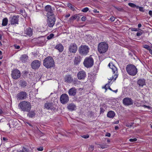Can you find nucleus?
<instances>
[{"instance_id":"11","label":"nucleus","mask_w":152,"mask_h":152,"mask_svg":"<svg viewBox=\"0 0 152 152\" xmlns=\"http://www.w3.org/2000/svg\"><path fill=\"white\" fill-rule=\"evenodd\" d=\"M41 62L38 60H35L32 61L31 63L32 68L34 69H38L40 65Z\"/></svg>"},{"instance_id":"35","label":"nucleus","mask_w":152,"mask_h":152,"mask_svg":"<svg viewBox=\"0 0 152 152\" xmlns=\"http://www.w3.org/2000/svg\"><path fill=\"white\" fill-rule=\"evenodd\" d=\"M109 84L107 83L105 85L102 87L103 88H105L106 90H107L108 88H109L110 90H112V89L110 87Z\"/></svg>"},{"instance_id":"51","label":"nucleus","mask_w":152,"mask_h":152,"mask_svg":"<svg viewBox=\"0 0 152 152\" xmlns=\"http://www.w3.org/2000/svg\"><path fill=\"white\" fill-rule=\"evenodd\" d=\"M130 29L132 31H138L137 28H131Z\"/></svg>"},{"instance_id":"64","label":"nucleus","mask_w":152,"mask_h":152,"mask_svg":"<svg viewBox=\"0 0 152 152\" xmlns=\"http://www.w3.org/2000/svg\"><path fill=\"white\" fill-rule=\"evenodd\" d=\"M70 14H67L66 16H65V17L66 18H68V17H69L70 16Z\"/></svg>"},{"instance_id":"45","label":"nucleus","mask_w":152,"mask_h":152,"mask_svg":"<svg viewBox=\"0 0 152 152\" xmlns=\"http://www.w3.org/2000/svg\"><path fill=\"white\" fill-rule=\"evenodd\" d=\"M81 137L87 139L89 137V136L88 134H86L82 136Z\"/></svg>"},{"instance_id":"60","label":"nucleus","mask_w":152,"mask_h":152,"mask_svg":"<svg viewBox=\"0 0 152 152\" xmlns=\"http://www.w3.org/2000/svg\"><path fill=\"white\" fill-rule=\"evenodd\" d=\"M149 52L152 55V50L150 48L148 50Z\"/></svg>"},{"instance_id":"40","label":"nucleus","mask_w":152,"mask_h":152,"mask_svg":"<svg viewBox=\"0 0 152 152\" xmlns=\"http://www.w3.org/2000/svg\"><path fill=\"white\" fill-rule=\"evenodd\" d=\"M133 124L134 123H131L129 124H127L126 125V126L127 127H130L132 126Z\"/></svg>"},{"instance_id":"36","label":"nucleus","mask_w":152,"mask_h":152,"mask_svg":"<svg viewBox=\"0 0 152 152\" xmlns=\"http://www.w3.org/2000/svg\"><path fill=\"white\" fill-rule=\"evenodd\" d=\"M67 6L70 8L72 11H74L75 10V8L73 7L71 4L68 3L67 4Z\"/></svg>"},{"instance_id":"54","label":"nucleus","mask_w":152,"mask_h":152,"mask_svg":"<svg viewBox=\"0 0 152 152\" xmlns=\"http://www.w3.org/2000/svg\"><path fill=\"white\" fill-rule=\"evenodd\" d=\"M37 150L39 151H42L43 150V149L42 147H40L37 148Z\"/></svg>"},{"instance_id":"39","label":"nucleus","mask_w":152,"mask_h":152,"mask_svg":"<svg viewBox=\"0 0 152 152\" xmlns=\"http://www.w3.org/2000/svg\"><path fill=\"white\" fill-rule=\"evenodd\" d=\"M19 95H26L27 94L26 92L21 91L19 93Z\"/></svg>"},{"instance_id":"57","label":"nucleus","mask_w":152,"mask_h":152,"mask_svg":"<svg viewBox=\"0 0 152 152\" xmlns=\"http://www.w3.org/2000/svg\"><path fill=\"white\" fill-rule=\"evenodd\" d=\"M119 122V120H117L116 121H114L113 122V124H118Z\"/></svg>"},{"instance_id":"28","label":"nucleus","mask_w":152,"mask_h":152,"mask_svg":"<svg viewBox=\"0 0 152 152\" xmlns=\"http://www.w3.org/2000/svg\"><path fill=\"white\" fill-rule=\"evenodd\" d=\"M115 113L113 111H109L107 114V116L110 118H113L115 115Z\"/></svg>"},{"instance_id":"32","label":"nucleus","mask_w":152,"mask_h":152,"mask_svg":"<svg viewBox=\"0 0 152 152\" xmlns=\"http://www.w3.org/2000/svg\"><path fill=\"white\" fill-rule=\"evenodd\" d=\"M115 74L114 76H112V77H110V79H109V80H110V81H111L112 80H113V81H115L116 80V78L117 77L118 74H117V73Z\"/></svg>"},{"instance_id":"6","label":"nucleus","mask_w":152,"mask_h":152,"mask_svg":"<svg viewBox=\"0 0 152 152\" xmlns=\"http://www.w3.org/2000/svg\"><path fill=\"white\" fill-rule=\"evenodd\" d=\"M89 48L86 45H81L78 49L79 53L82 55H87L89 52Z\"/></svg>"},{"instance_id":"59","label":"nucleus","mask_w":152,"mask_h":152,"mask_svg":"<svg viewBox=\"0 0 152 152\" xmlns=\"http://www.w3.org/2000/svg\"><path fill=\"white\" fill-rule=\"evenodd\" d=\"M93 12L94 13H99V12L97 10L95 9L93 10Z\"/></svg>"},{"instance_id":"33","label":"nucleus","mask_w":152,"mask_h":152,"mask_svg":"<svg viewBox=\"0 0 152 152\" xmlns=\"http://www.w3.org/2000/svg\"><path fill=\"white\" fill-rule=\"evenodd\" d=\"M26 96H18L17 99L18 100L25 99L26 98Z\"/></svg>"},{"instance_id":"29","label":"nucleus","mask_w":152,"mask_h":152,"mask_svg":"<svg viewBox=\"0 0 152 152\" xmlns=\"http://www.w3.org/2000/svg\"><path fill=\"white\" fill-rule=\"evenodd\" d=\"M27 83L26 81L23 80H21L20 81V85L23 88H24L27 85Z\"/></svg>"},{"instance_id":"46","label":"nucleus","mask_w":152,"mask_h":152,"mask_svg":"<svg viewBox=\"0 0 152 152\" xmlns=\"http://www.w3.org/2000/svg\"><path fill=\"white\" fill-rule=\"evenodd\" d=\"M115 18L113 17L112 16L110 18V20H111V21H114L115 20Z\"/></svg>"},{"instance_id":"3","label":"nucleus","mask_w":152,"mask_h":152,"mask_svg":"<svg viewBox=\"0 0 152 152\" xmlns=\"http://www.w3.org/2000/svg\"><path fill=\"white\" fill-rule=\"evenodd\" d=\"M126 70L128 74L131 76H135L137 72L136 66L132 64H128L126 67Z\"/></svg>"},{"instance_id":"25","label":"nucleus","mask_w":152,"mask_h":152,"mask_svg":"<svg viewBox=\"0 0 152 152\" xmlns=\"http://www.w3.org/2000/svg\"><path fill=\"white\" fill-rule=\"evenodd\" d=\"M77 92V90L75 88H72L69 91V95H75Z\"/></svg>"},{"instance_id":"24","label":"nucleus","mask_w":152,"mask_h":152,"mask_svg":"<svg viewBox=\"0 0 152 152\" xmlns=\"http://www.w3.org/2000/svg\"><path fill=\"white\" fill-rule=\"evenodd\" d=\"M81 61V57L80 56H77L75 57L74 60L75 64L77 65Z\"/></svg>"},{"instance_id":"62","label":"nucleus","mask_w":152,"mask_h":152,"mask_svg":"<svg viewBox=\"0 0 152 152\" xmlns=\"http://www.w3.org/2000/svg\"><path fill=\"white\" fill-rule=\"evenodd\" d=\"M3 140L4 141H7L8 140V139L7 138L5 137H3Z\"/></svg>"},{"instance_id":"13","label":"nucleus","mask_w":152,"mask_h":152,"mask_svg":"<svg viewBox=\"0 0 152 152\" xmlns=\"http://www.w3.org/2000/svg\"><path fill=\"white\" fill-rule=\"evenodd\" d=\"M45 10L47 12V16L54 15L53 11L50 5H47L45 7Z\"/></svg>"},{"instance_id":"30","label":"nucleus","mask_w":152,"mask_h":152,"mask_svg":"<svg viewBox=\"0 0 152 152\" xmlns=\"http://www.w3.org/2000/svg\"><path fill=\"white\" fill-rule=\"evenodd\" d=\"M74 97L73 98L74 100L75 101L79 102L83 98V96H74Z\"/></svg>"},{"instance_id":"56","label":"nucleus","mask_w":152,"mask_h":152,"mask_svg":"<svg viewBox=\"0 0 152 152\" xmlns=\"http://www.w3.org/2000/svg\"><path fill=\"white\" fill-rule=\"evenodd\" d=\"M142 33L141 32H137V36H140L141 35Z\"/></svg>"},{"instance_id":"14","label":"nucleus","mask_w":152,"mask_h":152,"mask_svg":"<svg viewBox=\"0 0 152 152\" xmlns=\"http://www.w3.org/2000/svg\"><path fill=\"white\" fill-rule=\"evenodd\" d=\"M69 50V51L72 53H75L77 50V47L75 43H71L70 45Z\"/></svg>"},{"instance_id":"22","label":"nucleus","mask_w":152,"mask_h":152,"mask_svg":"<svg viewBox=\"0 0 152 152\" xmlns=\"http://www.w3.org/2000/svg\"><path fill=\"white\" fill-rule=\"evenodd\" d=\"M137 84L140 87H142L145 85V80L144 79H139L137 81Z\"/></svg>"},{"instance_id":"34","label":"nucleus","mask_w":152,"mask_h":152,"mask_svg":"<svg viewBox=\"0 0 152 152\" xmlns=\"http://www.w3.org/2000/svg\"><path fill=\"white\" fill-rule=\"evenodd\" d=\"M99 145L100 147V148L102 149L107 148L108 147V145H106V144H100Z\"/></svg>"},{"instance_id":"47","label":"nucleus","mask_w":152,"mask_h":152,"mask_svg":"<svg viewBox=\"0 0 152 152\" xmlns=\"http://www.w3.org/2000/svg\"><path fill=\"white\" fill-rule=\"evenodd\" d=\"M144 47L145 48L148 49V50L150 48V46L147 45H145Z\"/></svg>"},{"instance_id":"18","label":"nucleus","mask_w":152,"mask_h":152,"mask_svg":"<svg viewBox=\"0 0 152 152\" xmlns=\"http://www.w3.org/2000/svg\"><path fill=\"white\" fill-rule=\"evenodd\" d=\"M64 81L66 83H70L73 81V79L70 75H66L64 78Z\"/></svg>"},{"instance_id":"48","label":"nucleus","mask_w":152,"mask_h":152,"mask_svg":"<svg viewBox=\"0 0 152 152\" xmlns=\"http://www.w3.org/2000/svg\"><path fill=\"white\" fill-rule=\"evenodd\" d=\"M139 11L142 12H144V10L143 9V8L142 7H139Z\"/></svg>"},{"instance_id":"53","label":"nucleus","mask_w":152,"mask_h":152,"mask_svg":"<svg viewBox=\"0 0 152 152\" xmlns=\"http://www.w3.org/2000/svg\"><path fill=\"white\" fill-rule=\"evenodd\" d=\"M74 20L73 19V17L72 16L69 19V21L70 22H71L72 21Z\"/></svg>"},{"instance_id":"16","label":"nucleus","mask_w":152,"mask_h":152,"mask_svg":"<svg viewBox=\"0 0 152 152\" xmlns=\"http://www.w3.org/2000/svg\"><path fill=\"white\" fill-rule=\"evenodd\" d=\"M60 100L63 104L67 103L69 101L68 96H61Z\"/></svg>"},{"instance_id":"20","label":"nucleus","mask_w":152,"mask_h":152,"mask_svg":"<svg viewBox=\"0 0 152 152\" xmlns=\"http://www.w3.org/2000/svg\"><path fill=\"white\" fill-rule=\"evenodd\" d=\"M67 108L70 110L73 111L75 110L76 106L73 103H70L68 104Z\"/></svg>"},{"instance_id":"2","label":"nucleus","mask_w":152,"mask_h":152,"mask_svg":"<svg viewBox=\"0 0 152 152\" xmlns=\"http://www.w3.org/2000/svg\"><path fill=\"white\" fill-rule=\"evenodd\" d=\"M43 65L47 68H51L55 66V63L53 58L49 56L46 58L43 61Z\"/></svg>"},{"instance_id":"52","label":"nucleus","mask_w":152,"mask_h":152,"mask_svg":"<svg viewBox=\"0 0 152 152\" xmlns=\"http://www.w3.org/2000/svg\"><path fill=\"white\" fill-rule=\"evenodd\" d=\"M94 146L93 145L90 146L89 147V149L91 151H93L94 150Z\"/></svg>"},{"instance_id":"15","label":"nucleus","mask_w":152,"mask_h":152,"mask_svg":"<svg viewBox=\"0 0 152 152\" xmlns=\"http://www.w3.org/2000/svg\"><path fill=\"white\" fill-rule=\"evenodd\" d=\"M86 76L85 72L83 70L79 71L77 73V77L79 80H83Z\"/></svg>"},{"instance_id":"21","label":"nucleus","mask_w":152,"mask_h":152,"mask_svg":"<svg viewBox=\"0 0 152 152\" xmlns=\"http://www.w3.org/2000/svg\"><path fill=\"white\" fill-rule=\"evenodd\" d=\"M55 48L61 52H62L64 50V46L61 44H59L56 45Z\"/></svg>"},{"instance_id":"12","label":"nucleus","mask_w":152,"mask_h":152,"mask_svg":"<svg viewBox=\"0 0 152 152\" xmlns=\"http://www.w3.org/2000/svg\"><path fill=\"white\" fill-rule=\"evenodd\" d=\"M123 104L126 106H129L132 104L133 100L130 98H126L123 100Z\"/></svg>"},{"instance_id":"38","label":"nucleus","mask_w":152,"mask_h":152,"mask_svg":"<svg viewBox=\"0 0 152 152\" xmlns=\"http://www.w3.org/2000/svg\"><path fill=\"white\" fill-rule=\"evenodd\" d=\"M115 8L117 9V10H118V11L122 12L124 11V9L120 7H115Z\"/></svg>"},{"instance_id":"27","label":"nucleus","mask_w":152,"mask_h":152,"mask_svg":"<svg viewBox=\"0 0 152 152\" xmlns=\"http://www.w3.org/2000/svg\"><path fill=\"white\" fill-rule=\"evenodd\" d=\"M100 114L103 113L105 111V109H106V105L105 104H103L100 105Z\"/></svg>"},{"instance_id":"55","label":"nucleus","mask_w":152,"mask_h":152,"mask_svg":"<svg viewBox=\"0 0 152 152\" xmlns=\"http://www.w3.org/2000/svg\"><path fill=\"white\" fill-rule=\"evenodd\" d=\"M14 46L15 48L16 49H19L20 48V46L19 45H14Z\"/></svg>"},{"instance_id":"63","label":"nucleus","mask_w":152,"mask_h":152,"mask_svg":"<svg viewBox=\"0 0 152 152\" xmlns=\"http://www.w3.org/2000/svg\"><path fill=\"white\" fill-rule=\"evenodd\" d=\"M119 127L117 126H115V130H117L119 129Z\"/></svg>"},{"instance_id":"8","label":"nucleus","mask_w":152,"mask_h":152,"mask_svg":"<svg viewBox=\"0 0 152 152\" xmlns=\"http://www.w3.org/2000/svg\"><path fill=\"white\" fill-rule=\"evenodd\" d=\"M12 78L14 80L19 78L21 76V73L19 70L17 69L13 70L11 74Z\"/></svg>"},{"instance_id":"49","label":"nucleus","mask_w":152,"mask_h":152,"mask_svg":"<svg viewBox=\"0 0 152 152\" xmlns=\"http://www.w3.org/2000/svg\"><path fill=\"white\" fill-rule=\"evenodd\" d=\"M86 17L85 16H83L81 18V20L83 21H85L86 20Z\"/></svg>"},{"instance_id":"5","label":"nucleus","mask_w":152,"mask_h":152,"mask_svg":"<svg viewBox=\"0 0 152 152\" xmlns=\"http://www.w3.org/2000/svg\"><path fill=\"white\" fill-rule=\"evenodd\" d=\"M44 106L45 108L47 109L48 110H50L52 112H56L58 110V109L56 108V105L53 103H46L45 104Z\"/></svg>"},{"instance_id":"10","label":"nucleus","mask_w":152,"mask_h":152,"mask_svg":"<svg viewBox=\"0 0 152 152\" xmlns=\"http://www.w3.org/2000/svg\"><path fill=\"white\" fill-rule=\"evenodd\" d=\"M19 16L18 15H14L10 18V22L11 25H15L18 24Z\"/></svg>"},{"instance_id":"44","label":"nucleus","mask_w":152,"mask_h":152,"mask_svg":"<svg viewBox=\"0 0 152 152\" xmlns=\"http://www.w3.org/2000/svg\"><path fill=\"white\" fill-rule=\"evenodd\" d=\"M137 138H134V139H130L129 140V141L131 142H134L137 141Z\"/></svg>"},{"instance_id":"9","label":"nucleus","mask_w":152,"mask_h":152,"mask_svg":"<svg viewBox=\"0 0 152 152\" xmlns=\"http://www.w3.org/2000/svg\"><path fill=\"white\" fill-rule=\"evenodd\" d=\"M48 20L47 24L50 27H53L56 21V19L54 15L47 16Z\"/></svg>"},{"instance_id":"19","label":"nucleus","mask_w":152,"mask_h":152,"mask_svg":"<svg viewBox=\"0 0 152 152\" xmlns=\"http://www.w3.org/2000/svg\"><path fill=\"white\" fill-rule=\"evenodd\" d=\"M108 66L111 69L114 74L118 73L117 68L112 63H110L108 64Z\"/></svg>"},{"instance_id":"4","label":"nucleus","mask_w":152,"mask_h":152,"mask_svg":"<svg viewBox=\"0 0 152 152\" xmlns=\"http://www.w3.org/2000/svg\"><path fill=\"white\" fill-rule=\"evenodd\" d=\"M108 48L107 44L104 42H102L99 43L98 45V51L100 53H104L107 52Z\"/></svg>"},{"instance_id":"26","label":"nucleus","mask_w":152,"mask_h":152,"mask_svg":"<svg viewBox=\"0 0 152 152\" xmlns=\"http://www.w3.org/2000/svg\"><path fill=\"white\" fill-rule=\"evenodd\" d=\"M28 113L27 114V116L30 118H33L36 115V113L34 111H31L28 112Z\"/></svg>"},{"instance_id":"43","label":"nucleus","mask_w":152,"mask_h":152,"mask_svg":"<svg viewBox=\"0 0 152 152\" xmlns=\"http://www.w3.org/2000/svg\"><path fill=\"white\" fill-rule=\"evenodd\" d=\"M79 15V14H75L74 15H73L72 17H73V19H74V20H75L78 17V15Z\"/></svg>"},{"instance_id":"31","label":"nucleus","mask_w":152,"mask_h":152,"mask_svg":"<svg viewBox=\"0 0 152 152\" xmlns=\"http://www.w3.org/2000/svg\"><path fill=\"white\" fill-rule=\"evenodd\" d=\"M8 22V20L7 18H4L2 20V26H6L7 23Z\"/></svg>"},{"instance_id":"37","label":"nucleus","mask_w":152,"mask_h":152,"mask_svg":"<svg viewBox=\"0 0 152 152\" xmlns=\"http://www.w3.org/2000/svg\"><path fill=\"white\" fill-rule=\"evenodd\" d=\"M54 36V34H51L47 37V39H50L53 38Z\"/></svg>"},{"instance_id":"50","label":"nucleus","mask_w":152,"mask_h":152,"mask_svg":"<svg viewBox=\"0 0 152 152\" xmlns=\"http://www.w3.org/2000/svg\"><path fill=\"white\" fill-rule=\"evenodd\" d=\"M105 136L108 137H110L111 136V134H110V133H109L107 132L106 133Z\"/></svg>"},{"instance_id":"61","label":"nucleus","mask_w":152,"mask_h":152,"mask_svg":"<svg viewBox=\"0 0 152 152\" xmlns=\"http://www.w3.org/2000/svg\"><path fill=\"white\" fill-rule=\"evenodd\" d=\"M3 113V112L2 110V109L0 108V114H2Z\"/></svg>"},{"instance_id":"1","label":"nucleus","mask_w":152,"mask_h":152,"mask_svg":"<svg viewBox=\"0 0 152 152\" xmlns=\"http://www.w3.org/2000/svg\"><path fill=\"white\" fill-rule=\"evenodd\" d=\"M19 108L23 112H29L31 108V105L30 102L26 101L20 102L18 105Z\"/></svg>"},{"instance_id":"42","label":"nucleus","mask_w":152,"mask_h":152,"mask_svg":"<svg viewBox=\"0 0 152 152\" xmlns=\"http://www.w3.org/2000/svg\"><path fill=\"white\" fill-rule=\"evenodd\" d=\"M128 5L129 6H130L131 7L134 8V6H135V4L132 3H129L128 4Z\"/></svg>"},{"instance_id":"17","label":"nucleus","mask_w":152,"mask_h":152,"mask_svg":"<svg viewBox=\"0 0 152 152\" xmlns=\"http://www.w3.org/2000/svg\"><path fill=\"white\" fill-rule=\"evenodd\" d=\"M24 34L26 35L25 36L28 35L29 37H31L33 34L32 29L30 27L26 28L24 30Z\"/></svg>"},{"instance_id":"41","label":"nucleus","mask_w":152,"mask_h":152,"mask_svg":"<svg viewBox=\"0 0 152 152\" xmlns=\"http://www.w3.org/2000/svg\"><path fill=\"white\" fill-rule=\"evenodd\" d=\"M89 10L88 8L86 7L83 9L82 10V11L83 12H86Z\"/></svg>"},{"instance_id":"7","label":"nucleus","mask_w":152,"mask_h":152,"mask_svg":"<svg viewBox=\"0 0 152 152\" xmlns=\"http://www.w3.org/2000/svg\"><path fill=\"white\" fill-rule=\"evenodd\" d=\"M94 59L91 56L86 57L84 59L83 64L87 68L91 67L94 64Z\"/></svg>"},{"instance_id":"58","label":"nucleus","mask_w":152,"mask_h":152,"mask_svg":"<svg viewBox=\"0 0 152 152\" xmlns=\"http://www.w3.org/2000/svg\"><path fill=\"white\" fill-rule=\"evenodd\" d=\"M149 14L152 17V11L150 10L149 12Z\"/></svg>"},{"instance_id":"23","label":"nucleus","mask_w":152,"mask_h":152,"mask_svg":"<svg viewBox=\"0 0 152 152\" xmlns=\"http://www.w3.org/2000/svg\"><path fill=\"white\" fill-rule=\"evenodd\" d=\"M28 57L26 54L22 55L20 58V60L23 63H25L28 59Z\"/></svg>"}]
</instances>
